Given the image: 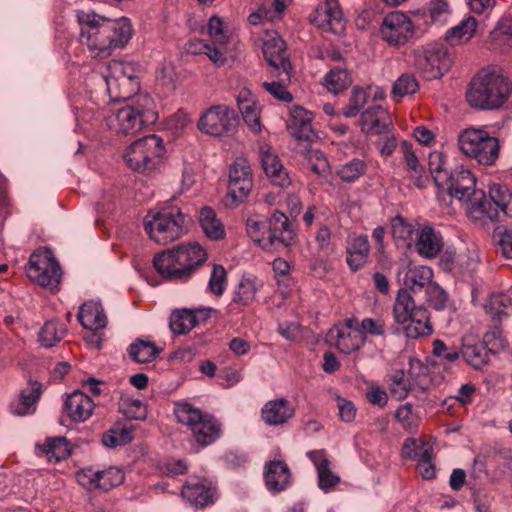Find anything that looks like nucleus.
<instances>
[{
    "mask_svg": "<svg viewBox=\"0 0 512 512\" xmlns=\"http://www.w3.org/2000/svg\"><path fill=\"white\" fill-rule=\"evenodd\" d=\"M80 25L79 41L93 57L106 58L115 48H123L132 37L133 29L126 17L110 19L93 11H76Z\"/></svg>",
    "mask_w": 512,
    "mask_h": 512,
    "instance_id": "f257e3e1",
    "label": "nucleus"
},
{
    "mask_svg": "<svg viewBox=\"0 0 512 512\" xmlns=\"http://www.w3.org/2000/svg\"><path fill=\"white\" fill-rule=\"evenodd\" d=\"M207 260L206 250L196 242L180 244L153 258L157 273L168 281H187Z\"/></svg>",
    "mask_w": 512,
    "mask_h": 512,
    "instance_id": "f03ea898",
    "label": "nucleus"
},
{
    "mask_svg": "<svg viewBox=\"0 0 512 512\" xmlns=\"http://www.w3.org/2000/svg\"><path fill=\"white\" fill-rule=\"evenodd\" d=\"M508 78L495 71H480L466 91L468 104L478 110H495L503 106L511 93Z\"/></svg>",
    "mask_w": 512,
    "mask_h": 512,
    "instance_id": "7ed1b4c3",
    "label": "nucleus"
},
{
    "mask_svg": "<svg viewBox=\"0 0 512 512\" xmlns=\"http://www.w3.org/2000/svg\"><path fill=\"white\" fill-rule=\"evenodd\" d=\"M394 321L402 327L409 339L428 337L433 333L430 313L423 305H416L415 300L406 289H399L392 310Z\"/></svg>",
    "mask_w": 512,
    "mask_h": 512,
    "instance_id": "20e7f679",
    "label": "nucleus"
},
{
    "mask_svg": "<svg viewBox=\"0 0 512 512\" xmlns=\"http://www.w3.org/2000/svg\"><path fill=\"white\" fill-rule=\"evenodd\" d=\"M193 220L177 206H165L145 218V231L156 243L166 245L189 231Z\"/></svg>",
    "mask_w": 512,
    "mask_h": 512,
    "instance_id": "39448f33",
    "label": "nucleus"
},
{
    "mask_svg": "<svg viewBox=\"0 0 512 512\" xmlns=\"http://www.w3.org/2000/svg\"><path fill=\"white\" fill-rule=\"evenodd\" d=\"M448 177L447 184L441 185V189L446 190L453 198L464 200L469 212L478 213L481 217L486 216L493 220L497 213L493 214L491 210H487L490 202L487 201L483 190L475 188L476 178L470 170L460 166L452 170Z\"/></svg>",
    "mask_w": 512,
    "mask_h": 512,
    "instance_id": "423d86ee",
    "label": "nucleus"
},
{
    "mask_svg": "<svg viewBox=\"0 0 512 512\" xmlns=\"http://www.w3.org/2000/svg\"><path fill=\"white\" fill-rule=\"evenodd\" d=\"M177 421L189 428L195 442L206 447L222 435V423L212 414L202 412L189 403H177L174 408Z\"/></svg>",
    "mask_w": 512,
    "mask_h": 512,
    "instance_id": "0eeeda50",
    "label": "nucleus"
},
{
    "mask_svg": "<svg viewBox=\"0 0 512 512\" xmlns=\"http://www.w3.org/2000/svg\"><path fill=\"white\" fill-rule=\"evenodd\" d=\"M157 119L158 113L154 100L147 94H140L133 104L117 110L110 118V125L118 133L128 135L154 124Z\"/></svg>",
    "mask_w": 512,
    "mask_h": 512,
    "instance_id": "6e6552de",
    "label": "nucleus"
},
{
    "mask_svg": "<svg viewBox=\"0 0 512 512\" xmlns=\"http://www.w3.org/2000/svg\"><path fill=\"white\" fill-rule=\"evenodd\" d=\"M164 153L163 140L151 134L134 141L127 148L124 159L134 171L151 173L159 168Z\"/></svg>",
    "mask_w": 512,
    "mask_h": 512,
    "instance_id": "1a4fd4ad",
    "label": "nucleus"
},
{
    "mask_svg": "<svg viewBox=\"0 0 512 512\" xmlns=\"http://www.w3.org/2000/svg\"><path fill=\"white\" fill-rule=\"evenodd\" d=\"M460 150L479 164L492 165L498 159L500 145L496 137L484 129L467 128L458 136Z\"/></svg>",
    "mask_w": 512,
    "mask_h": 512,
    "instance_id": "9d476101",
    "label": "nucleus"
},
{
    "mask_svg": "<svg viewBox=\"0 0 512 512\" xmlns=\"http://www.w3.org/2000/svg\"><path fill=\"white\" fill-rule=\"evenodd\" d=\"M26 274L39 286L54 289L60 283L62 270L50 249H38L29 258Z\"/></svg>",
    "mask_w": 512,
    "mask_h": 512,
    "instance_id": "9b49d317",
    "label": "nucleus"
},
{
    "mask_svg": "<svg viewBox=\"0 0 512 512\" xmlns=\"http://www.w3.org/2000/svg\"><path fill=\"white\" fill-rule=\"evenodd\" d=\"M239 118L227 105H213L206 109L197 123L198 129L214 137L231 136L237 131Z\"/></svg>",
    "mask_w": 512,
    "mask_h": 512,
    "instance_id": "f8f14e48",
    "label": "nucleus"
},
{
    "mask_svg": "<svg viewBox=\"0 0 512 512\" xmlns=\"http://www.w3.org/2000/svg\"><path fill=\"white\" fill-rule=\"evenodd\" d=\"M296 243V233L292 222L282 212L276 210L268 220L267 237L258 238V246L264 251H278Z\"/></svg>",
    "mask_w": 512,
    "mask_h": 512,
    "instance_id": "ddd939ff",
    "label": "nucleus"
},
{
    "mask_svg": "<svg viewBox=\"0 0 512 512\" xmlns=\"http://www.w3.org/2000/svg\"><path fill=\"white\" fill-rule=\"evenodd\" d=\"M451 65L452 58L442 44H433L415 54V66L426 80L441 78Z\"/></svg>",
    "mask_w": 512,
    "mask_h": 512,
    "instance_id": "4468645a",
    "label": "nucleus"
},
{
    "mask_svg": "<svg viewBox=\"0 0 512 512\" xmlns=\"http://www.w3.org/2000/svg\"><path fill=\"white\" fill-rule=\"evenodd\" d=\"M414 33L415 26L412 20L400 11L387 14L380 27L382 39L391 46L407 44L413 38Z\"/></svg>",
    "mask_w": 512,
    "mask_h": 512,
    "instance_id": "2eb2a0df",
    "label": "nucleus"
},
{
    "mask_svg": "<svg viewBox=\"0 0 512 512\" xmlns=\"http://www.w3.org/2000/svg\"><path fill=\"white\" fill-rule=\"evenodd\" d=\"M262 52L267 63L288 75L291 63L284 40L276 30L261 31Z\"/></svg>",
    "mask_w": 512,
    "mask_h": 512,
    "instance_id": "dca6fc26",
    "label": "nucleus"
},
{
    "mask_svg": "<svg viewBox=\"0 0 512 512\" xmlns=\"http://www.w3.org/2000/svg\"><path fill=\"white\" fill-rule=\"evenodd\" d=\"M310 21L324 32L341 34L345 30L346 21L337 0H326L320 3L310 15Z\"/></svg>",
    "mask_w": 512,
    "mask_h": 512,
    "instance_id": "f3484780",
    "label": "nucleus"
},
{
    "mask_svg": "<svg viewBox=\"0 0 512 512\" xmlns=\"http://www.w3.org/2000/svg\"><path fill=\"white\" fill-rule=\"evenodd\" d=\"M253 188L251 167L244 158H237L229 170V192L234 205L242 202Z\"/></svg>",
    "mask_w": 512,
    "mask_h": 512,
    "instance_id": "a211bd4d",
    "label": "nucleus"
},
{
    "mask_svg": "<svg viewBox=\"0 0 512 512\" xmlns=\"http://www.w3.org/2000/svg\"><path fill=\"white\" fill-rule=\"evenodd\" d=\"M409 364L410 369L408 373L413 383L405 379L403 370H398L391 376V381L398 387L397 389L393 388L391 392L392 394H398L399 399L406 397L408 392L414 390L416 387L421 391H426L429 388L425 375L426 367H424L418 359H411Z\"/></svg>",
    "mask_w": 512,
    "mask_h": 512,
    "instance_id": "6ab92c4d",
    "label": "nucleus"
},
{
    "mask_svg": "<svg viewBox=\"0 0 512 512\" xmlns=\"http://www.w3.org/2000/svg\"><path fill=\"white\" fill-rule=\"evenodd\" d=\"M181 494L197 508H204L214 503L216 488L211 481L196 476L189 477L182 488Z\"/></svg>",
    "mask_w": 512,
    "mask_h": 512,
    "instance_id": "aec40b11",
    "label": "nucleus"
},
{
    "mask_svg": "<svg viewBox=\"0 0 512 512\" xmlns=\"http://www.w3.org/2000/svg\"><path fill=\"white\" fill-rule=\"evenodd\" d=\"M263 481L270 493L279 494L292 485V472L284 460H270L264 465Z\"/></svg>",
    "mask_w": 512,
    "mask_h": 512,
    "instance_id": "412c9836",
    "label": "nucleus"
},
{
    "mask_svg": "<svg viewBox=\"0 0 512 512\" xmlns=\"http://www.w3.org/2000/svg\"><path fill=\"white\" fill-rule=\"evenodd\" d=\"M259 153L263 171L271 183L281 188L290 186L292 181L275 150L265 144L260 147Z\"/></svg>",
    "mask_w": 512,
    "mask_h": 512,
    "instance_id": "4be33fe9",
    "label": "nucleus"
},
{
    "mask_svg": "<svg viewBox=\"0 0 512 512\" xmlns=\"http://www.w3.org/2000/svg\"><path fill=\"white\" fill-rule=\"evenodd\" d=\"M312 120L311 112L301 106L294 105L290 109V120L287 123V129L296 140L311 142L315 137Z\"/></svg>",
    "mask_w": 512,
    "mask_h": 512,
    "instance_id": "5701e85b",
    "label": "nucleus"
},
{
    "mask_svg": "<svg viewBox=\"0 0 512 512\" xmlns=\"http://www.w3.org/2000/svg\"><path fill=\"white\" fill-rule=\"evenodd\" d=\"M387 118L388 113L381 105H373L361 113L359 123L364 133L383 135L392 127Z\"/></svg>",
    "mask_w": 512,
    "mask_h": 512,
    "instance_id": "b1692460",
    "label": "nucleus"
},
{
    "mask_svg": "<svg viewBox=\"0 0 512 512\" xmlns=\"http://www.w3.org/2000/svg\"><path fill=\"white\" fill-rule=\"evenodd\" d=\"M294 414L293 405L284 397L268 401L261 409L262 420L270 426L285 424Z\"/></svg>",
    "mask_w": 512,
    "mask_h": 512,
    "instance_id": "393cba45",
    "label": "nucleus"
},
{
    "mask_svg": "<svg viewBox=\"0 0 512 512\" xmlns=\"http://www.w3.org/2000/svg\"><path fill=\"white\" fill-rule=\"evenodd\" d=\"M329 341L343 354L359 350L366 341L360 331H350L345 327L331 328L327 334Z\"/></svg>",
    "mask_w": 512,
    "mask_h": 512,
    "instance_id": "a878e982",
    "label": "nucleus"
},
{
    "mask_svg": "<svg viewBox=\"0 0 512 512\" xmlns=\"http://www.w3.org/2000/svg\"><path fill=\"white\" fill-rule=\"evenodd\" d=\"M94 406L93 400L82 391H74L64 403L65 412L73 422L86 421L92 415Z\"/></svg>",
    "mask_w": 512,
    "mask_h": 512,
    "instance_id": "bb28decb",
    "label": "nucleus"
},
{
    "mask_svg": "<svg viewBox=\"0 0 512 512\" xmlns=\"http://www.w3.org/2000/svg\"><path fill=\"white\" fill-rule=\"evenodd\" d=\"M370 245L366 235H359L348 242L346 247V262L351 271L357 272L368 261Z\"/></svg>",
    "mask_w": 512,
    "mask_h": 512,
    "instance_id": "cd10ccee",
    "label": "nucleus"
},
{
    "mask_svg": "<svg viewBox=\"0 0 512 512\" xmlns=\"http://www.w3.org/2000/svg\"><path fill=\"white\" fill-rule=\"evenodd\" d=\"M433 271L428 266H414L405 271L403 283L404 288L410 294L411 292L416 294L424 290L426 292L430 285H433Z\"/></svg>",
    "mask_w": 512,
    "mask_h": 512,
    "instance_id": "c85d7f7f",
    "label": "nucleus"
},
{
    "mask_svg": "<svg viewBox=\"0 0 512 512\" xmlns=\"http://www.w3.org/2000/svg\"><path fill=\"white\" fill-rule=\"evenodd\" d=\"M83 328L89 330L103 329L107 325V317L100 302L84 303L77 314Z\"/></svg>",
    "mask_w": 512,
    "mask_h": 512,
    "instance_id": "c756f323",
    "label": "nucleus"
},
{
    "mask_svg": "<svg viewBox=\"0 0 512 512\" xmlns=\"http://www.w3.org/2000/svg\"><path fill=\"white\" fill-rule=\"evenodd\" d=\"M491 355L483 342L471 343L469 339H463L460 356L475 370H482L488 366L491 361Z\"/></svg>",
    "mask_w": 512,
    "mask_h": 512,
    "instance_id": "7c9ffc66",
    "label": "nucleus"
},
{
    "mask_svg": "<svg viewBox=\"0 0 512 512\" xmlns=\"http://www.w3.org/2000/svg\"><path fill=\"white\" fill-rule=\"evenodd\" d=\"M38 456H45L49 462H60L71 454L69 442L65 437L47 438L43 445H36Z\"/></svg>",
    "mask_w": 512,
    "mask_h": 512,
    "instance_id": "2f4dec72",
    "label": "nucleus"
},
{
    "mask_svg": "<svg viewBox=\"0 0 512 512\" xmlns=\"http://www.w3.org/2000/svg\"><path fill=\"white\" fill-rule=\"evenodd\" d=\"M401 150L404 154V160L407 166L409 178L414 185L420 189L427 187L429 177L425 174L424 167L419 163L418 158L412 149V144L408 141L401 143Z\"/></svg>",
    "mask_w": 512,
    "mask_h": 512,
    "instance_id": "473e14b6",
    "label": "nucleus"
},
{
    "mask_svg": "<svg viewBox=\"0 0 512 512\" xmlns=\"http://www.w3.org/2000/svg\"><path fill=\"white\" fill-rule=\"evenodd\" d=\"M490 205H487V210H491L493 214L498 213L497 209H492V203L499 208L506 216L512 218V191L503 184L494 183L489 187ZM498 214L492 221L496 220Z\"/></svg>",
    "mask_w": 512,
    "mask_h": 512,
    "instance_id": "72a5a7b5",
    "label": "nucleus"
},
{
    "mask_svg": "<svg viewBox=\"0 0 512 512\" xmlns=\"http://www.w3.org/2000/svg\"><path fill=\"white\" fill-rule=\"evenodd\" d=\"M443 242L439 233L430 226H424L418 233L416 248L426 258L435 257L442 249Z\"/></svg>",
    "mask_w": 512,
    "mask_h": 512,
    "instance_id": "f704fd0d",
    "label": "nucleus"
},
{
    "mask_svg": "<svg viewBox=\"0 0 512 512\" xmlns=\"http://www.w3.org/2000/svg\"><path fill=\"white\" fill-rule=\"evenodd\" d=\"M485 311L492 323H502V320L512 314V299L504 293L494 294L489 297Z\"/></svg>",
    "mask_w": 512,
    "mask_h": 512,
    "instance_id": "c9c22d12",
    "label": "nucleus"
},
{
    "mask_svg": "<svg viewBox=\"0 0 512 512\" xmlns=\"http://www.w3.org/2000/svg\"><path fill=\"white\" fill-rule=\"evenodd\" d=\"M162 351L155 343L137 338L129 345L128 355L132 361L145 364L154 361Z\"/></svg>",
    "mask_w": 512,
    "mask_h": 512,
    "instance_id": "e433bc0d",
    "label": "nucleus"
},
{
    "mask_svg": "<svg viewBox=\"0 0 512 512\" xmlns=\"http://www.w3.org/2000/svg\"><path fill=\"white\" fill-rule=\"evenodd\" d=\"M199 223L207 238L220 240L225 237L224 225L211 207L205 206L200 210Z\"/></svg>",
    "mask_w": 512,
    "mask_h": 512,
    "instance_id": "4c0bfd02",
    "label": "nucleus"
},
{
    "mask_svg": "<svg viewBox=\"0 0 512 512\" xmlns=\"http://www.w3.org/2000/svg\"><path fill=\"white\" fill-rule=\"evenodd\" d=\"M236 102L244 122L251 130H256V96L253 91L243 87L236 97Z\"/></svg>",
    "mask_w": 512,
    "mask_h": 512,
    "instance_id": "58836bf2",
    "label": "nucleus"
},
{
    "mask_svg": "<svg viewBox=\"0 0 512 512\" xmlns=\"http://www.w3.org/2000/svg\"><path fill=\"white\" fill-rule=\"evenodd\" d=\"M477 20L473 16L463 19L458 25L450 28L445 35V39L451 45H458L468 42L477 30Z\"/></svg>",
    "mask_w": 512,
    "mask_h": 512,
    "instance_id": "ea45409f",
    "label": "nucleus"
},
{
    "mask_svg": "<svg viewBox=\"0 0 512 512\" xmlns=\"http://www.w3.org/2000/svg\"><path fill=\"white\" fill-rule=\"evenodd\" d=\"M41 383L35 381L29 388L21 391L19 400L10 405L13 414L24 416L31 412L32 405L39 399L41 394Z\"/></svg>",
    "mask_w": 512,
    "mask_h": 512,
    "instance_id": "a19ab883",
    "label": "nucleus"
},
{
    "mask_svg": "<svg viewBox=\"0 0 512 512\" xmlns=\"http://www.w3.org/2000/svg\"><path fill=\"white\" fill-rule=\"evenodd\" d=\"M428 166L437 187L440 188L441 185L447 184L448 175L452 172V169L448 166L447 159L442 152H431L428 157Z\"/></svg>",
    "mask_w": 512,
    "mask_h": 512,
    "instance_id": "79ce46f5",
    "label": "nucleus"
},
{
    "mask_svg": "<svg viewBox=\"0 0 512 512\" xmlns=\"http://www.w3.org/2000/svg\"><path fill=\"white\" fill-rule=\"evenodd\" d=\"M169 326L173 334H187L196 326L193 311L187 308L175 309L170 315Z\"/></svg>",
    "mask_w": 512,
    "mask_h": 512,
    "instance_id": "37998d69",
    "label": "nucleus"
},
{
    "mask_svg": "<svg viewBox=\"0 0 512 512\" xmlns=\"http://www.w3.org/2000/svg\"><path fill=\"white\" fill-rule=\"evenodd\" d=\"M482 342L492 356H496L502 351H505L509 346L501 330V324L499 323L490 322L489 330L483 335Z\"/></svg>",
    "mask_w": 512,
    "mask_h": 512,
    "instance_id": "c03bdc74",
    "label": "nucleus"
},
{
    "mask_svg": "<svg viewBox=\"0 0 512 512\" xmlns=\"http://www.w3.org/2000/svg\"><path fill=\"white\" fill-rule=\"evenodd\" d=\"M323 84L335 95L345 91L352 84V78L346 69H331L324 77Z\"/></svg>",
    "mask_w": 512,
    "mask_h": 512,
    "instance_id": "a18cd8bd",
    "label": "nucleus"
},
{
    "mask_svg": "<svg viewBox=\"0 0 512 512\" xmlns=\"http://www.w3.org/2000/svg\"><path fill=\"white\" fill-rule=\"evenodd\" d=\"M64 328L57 321L49 320L45 322L39 332V342L45 348H51L60 342L66 333Z\"/></svg>",
    "mask_w": 512,
    "mask_h": 512,
    "instance_id": "49530a36",
    "label": "nucleus"
},
{
    "mask_svg": "<svg viewBox=\"0 0 512 512\" xmlns=\"http://www.w3.org/2000/svg\"><path fill=\"white\" fill-rule=\"evenodd\" d=\"M419 84L412 74H402L393 84L392 95L398 101L406 95L414 94L418 91Z\"/></svg>",
    "mask_w": 512,
    "mask_h": 512,
    "instance_id": "de8ad7c7",
    "label": "nucleus"
},
{
    "mask_svg": "<svg viewBox=\"0 0 512 512\" xmlns=\"http://www.w3.org/2000/svg\"><path fill=\"white\" fill-rule=\"evenodd\" d=\"M98 489L109 491L124 482V472L116 467H110L107 470H98Z\"/></svg>",
    "mask_w": 512,
    "mask_h": 512,
    "instance_id": "09e8293b",
    "label": "nucleus"
},
{
    "mask_svg": "<svg viewBox=\"0 0 512 512\" xmlns=\"http://www.w3.org/2000/svg\"><path fill=\"white\" fill-rule=\"evenodd\" d=\"M132 439L131 432L126 428L112 427L102 435L101 442L105 447L115 448L130 443Z\"/></svg>",
    "mask_w": 512,
    "mask_h": 512,
    "instance_id": "8fccbe9b",
    "label": "nucleus"
},
{
    "mask_svg": "<svg viewBox=\"0 0 512 512\" xmlns=\"http://www.w3.org/2000/svg\"><path fill=\"white\" fill-rule=\"evenodd\" d=\"M367 99L368 95L361 87H353L349 102L343 109L342 114L347 118L357 116L367 103Z\"/></svg>",
    "mask_w": 512,
    "mask_h": 512,
    "instance_id": "3c124183",
    "label": "nucleus"
},
{
    "mask_svg": "<svg viewBox=\"0 0 512 512\" xmlns=\"http://www.w3.org/2000/svg\"><path fill=\"white\" fill-rule=\"evenodd\" d=\"M317 475L318 486L324 492L330 491L340 483V477L331 470V462L329 460H323L322 463L319 464Z\"/></svg>",
    "mask_w": 512,
    "mask_h": 512,
    "instance_id": "603ef678",
    "label": "nucleus"
},
{
    "mask_svg": "<svg viewBox=\"0 0 512 512\" xmlns=\"http://www.w3.org/2000/svg\"><path fill=\"white\" fill-rule=\"evenodd\" d=\"M367 170V165L360 159H352L338 170V176L345 182H353L361 177Z\"/></svg>",
    "mask_w": 512,
    "mask_h": 512,
    "instance_id": "864d4df0",
    "label": "nucleus"
},
{
    "mask_svg": "<svg viewBox=\"0 0 512 512\" xmlns=\"http://www.w3.org/2000/svg\"><path fill=\"white\" fill-rule=\"evenodd\" d=\"M426 294V302L435 310L442 311L448 308L450 301L447 292L440 287L438 284L434 283L428 287V290L425 292Z\"/></svg>",
    "mask_w": 512,
    "mask_h": 512,
    "instance_id": "5fc2aeb1",
    "label": "nucleus"
},
{
    "mask_svg": "<svg viewBox=\"0 0 512 512\" xmlns=\"http://www.w3.org/2000/svg\"><path fill=\"white\" fill-rule=\"evenodd\" d=\"M124 415L133 420H143L146 418V407L139 399H124L120 404Z\"/></svg>",
    "mask_w": 512,
    "mask_h": 512,
    "instance_id": "6e6d98bb",
    "label": "nucleus"
},
{
    "mask_svg": "<svg viewBox=\"0 0 512 512\" xmlns=\"http://www.w3.org/2000/svg\"><path fill=\"white\" fill-rule=\"evenodd\" d=\"M226 286V270L222 265L214 264L209 279L208 288L211 293L221 296Z\"/></svg>",
    "mask_w": 512,
    "mask_h": 512,
    "instance_id": "4d7b16f0",
    "label": "nucleus"
},
{
    "mask_svg": "<svg viewBox=\"0 0 512 512\" xmlns=\"http://www.w3.org/2000/svg\"><path fill=\"white\" fill-rule=\"evenodd\" d=\"M290 0H273L271 3V7L266 4H261L258 6V20L264 19L268 21H272L277 17H280L283 12L287 8V4Z\"/></svg>",
    "mask_w": 512,
    "mask_h": 512,
    "instance_id": "13d9d810",
    "label": "nucleus"
},
{
    "mask_svg": "<svg viewBox=\"0 0 512 512\" xmlns=\"http://www.w3.org/2000/svg\"><path fill=\"white\" fill-rule=\"evenodd\" d=\"M431 22L443 24L446 22L450 9L447 0H431L428 8Z\"/></svg>",
    "mask_w": 512,
    "mask_h": 512,
    "instance_id": "bf43d9fd",
    "label": "nucleus"
},
{
    "mask_svg": "<svg viewBox=\"0 0 512 512\" xmlns=\"http://www.w3.org/2000/svg\"><path fill=\"white\" fill-rule=\"evenodd\" d=\"M433 354L445 362H454L459 359L460 351L455 348H448L440 339L433 341Z\"/></svg>",
    "mask_w": 512,
    "mask_h": 512,
    "instance_id": "052dcab7",
    "label": "nucleus"
},
{
    "mask_svg": "<svg viewBox=\"0 0 512 512\" xmlns=\"http://www.w3.org/2000/svg\"><path fill=\"white\" fill-rule=\"evenodd\" d=\"M208 33L215 39V42L219 45H224L227 42V35L224 31V24L222 18L218 16H212L208 22Z\"/></svg>",
    "mask_w": 512,
    "mask_h": 512,
    "instance_id": "680f3d73",
    "label": "nucleus"
},
{
    "mask_svg": "<svg viewBox=\"0 0 512 512\" xmlns=\"http://www.w3.org/2000/svg\"><path fill=\"white\" fill-rule=\"evenodd\" d=\"M392 233L395 238L406 240L413 233L412 226L401 215H396L391 220Z\"/></svg>",
    "mask_w": 512,
    "mask_h": 512,
    "instance_id": "e2e57ef3",
    "label": "nucleus"
},
{
    "mask_svg": "<svg viewBox=\"0 0 512 512\" xmlns=\"http://www.w3.org/2000/svg\"><path fill=\"white\" fill-rule=\"evenodd\" d=\"M263 87L277 100L286 103H290L293 100L292 94L280 82H264Z\"/></svg>",
    "mask_w": 512,
    "mask_h": 512,
    "instance_id": "0e129e2a",
    "label": "nucleus"
},
{
    "mask_svg": "<svg viewBox=\"0 0 512 512\" xmlns=\"http://www.w3.org/2000/svg\"><path fill=\"white\" fill-rule=\"evenodd\" d=\"M362 335L370 334L372 336H384L385 324L381 319L364 318L361 321Z\"/></svg>",
    "mask_w": 512,
    "mask_h": 512,
    "instance_id": "69168bd1",
    "label": "nucleus"
},
{
    "mask_svg": "<svg viewBox=\"0 0 512 512\" xmlns=\"http://www.w3.org/2000/svg\"><path fill=\"white\" fill-rule=\"evenodd\" d=\"M98 475V471H94L92 468H84L76 474V478L81 486L91 489L98 488Z\"/></svg>",
    "mask_w": 512,
    "mask_h": 512,
    "instance_id": "338daca9",
    "label": "nucleus"
},
{
    "mask_svg": "<svg viewBox=\"0 0 512 512\" xmlns=\"http://www.w3.org/2000/svg\"><path fill=\"white\" fill-rule=\"evenodd\" d=\"M498 236V245L502 255L507 259H512V230L506 229Z\"/></svg>",
    "mask_w": 512,
    "mask_h": 512,
    "instance_id": "774afa93",
    "label": "nucleus"
}]
</instances>
